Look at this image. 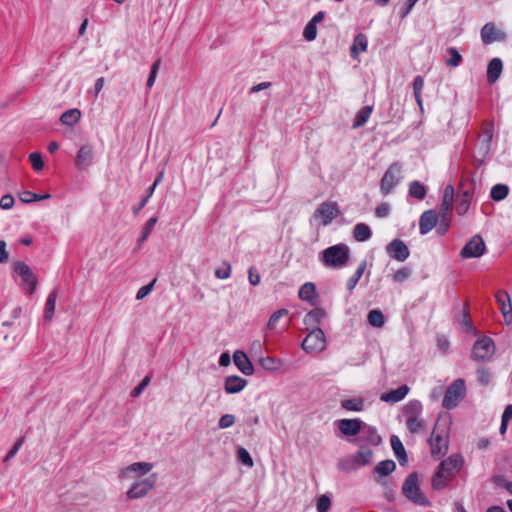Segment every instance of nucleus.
I'll use <instances>...</instances> for the list:
<instances>
[{
	"label": "nucleus",
	"instance_id": "nucleus-21",
	"mask_svg": "<svg viewBox=\"0 0 512 512\" xmlns=\"http://www.w3.org/2000/svg\"><path fill=\"white\" fill-rule=\"evenodd\" d=\"M496 301L500 305L501 313L507 323L512 322V304L509 294L506 291H498L495 295Z\"/></svg>",
	"mask_w": 512,
	"mask_h": 512
},
{
	"label": "nucleus",
	"instance_id": "nucleus-52",
	"mask_svg": "<svg viewBox=\"0 0 512 512\" xmlns=\"http://www.w3.org/2000/svg\"><path fill=\"white\" fill-rule=\"evenodd\" d=\"M236 418L233 414H224L220 417L218 426L220 429H226L235 424Z\"/></svg>",
	"mask_w": 512,
	"mask_h": 512
},
{
	"label": "nucleus",
	"instance_id": "nucleus-27",
	"mask_svg": "<svg viewBox=\"0 0 512 512\" xmlns=\"http://www.w3.org/2000/svg\"><path fill=\"white\" fill-rule=\"evenodd\" d=\"M372 457V450L367 445L360 444L359 450L354 455V463L357 467L366 466L371 463Z\"/></svg>",
	"mask_w": 512,
	"mask_h": 512
},
{
	"label": "nucleus",
	"instance_id": "nucleus-22",
	"mask_svg": "<svg viewBox=\"0 0 512 512\" xmlns=\"http://www.w3.org/2000/svg\"><path fill=\"white\" fill-rule=\"evenodd\" d=\"M504 38L505 34L498 31L493 23H486L481 29V40L484 44H491Z\"/></svg>",
	"mask_w": 512,
	"mask_h": 512
},
{
	"label": "nucleus",
	"instance_id": "nucleus-11",
	"mask_svg": "<svg viewBox=\"0 0 512 512\" xmlns=\"http://www.w3.org/2000/svg\"><path fill=\"white\" fill-rule=\"evenodd\" d=\"M494 137V124L491 121H484L481 131L478 135V147L483 156L491 151L492 140Z\"/></svg>",
	"mask_w": 512,
	"mask_h": 512
},
{
	"label": "nucleus",
	"instance_id": "nucleus-13",
	"mask_svg": "<svg viewBox=\"0 0 512 512\" xmlns=\"http://www.w3.org/2000/svg\"><path fill=\"white\" fill-rule=\"evenodd\" d=\"M153 468V464L149 462H135L130 465H128L125 468H122L119 471V478L122 480L130 479L132 478V475H135L137 477L144 476L148 474Z\"/></svg>",
	"mask_w": 512,
	"mask_h": 512
},
{
	"label": "nucleus",
	"instance_id": "nucleus-19",
	"mask_svg": "<svg viewBox=\"0 0 512 512\" xmlns=\"http://www.w3.org/2000/svg\"><path fill=\"white\" fill-rule=\"evenodd\" d=\"M94 151L92 146L80 147L75 157V166L80 170H86L93 162Z\"/></svg>",
	"mask_w": 512,
	"mask_h": 512
},
{
	"label": "nucleus",
	"instance_id": "nucleus-5",
	"mask_svg": "<svg viewBox=\"0 0 512 512\" xmlns=\"http://www.w3.org/2000/svg\"><path fill=\"white\" fill-rule=\"evenodd\" d=\"M466 395V384L465 380L462 378H458L452 382V384L448 387L445 392L442 405L444 408L450 410L455 408L459 402Z\"/></svg>",
	"mask_w": 512,
	"mask_h": 512
},
{
	"label": "nucleus",
	"instance_id": "nucleus-40",
	"mask_svg": "<svg viewBox=\"0 0 512 512\" xmlns=\"http://www.w3.org/2000/svg\"><path fill=\"white\" fill-rule=\"evenodd\" d=\"M368 322L371 326L376 328H382L385 324V317L380 310H371L368 313Z\"/></svg>",
	"mask_w": 512,
	"mask_h": 512
},
{
	"label": "nucleus",
	"instance_id": "nucleus-49",
	"mask_svg": "<svg viewBox=\"0 0 512 512\" xmlns=\"http://www.w3.org/2000/svg\"><path fill=\"white\" fill-rule=\"evenodd\" d=\"M231 265L228 262H224L222 267L215 270V276L218 279H228L231 276Z\"/></svg>",
	"mask_w": 512,
	"mask_h": 512
},
{
	"label": "nucleus",
	"instance_id": "nucleus-55",
	"mask_svg": "<svg viewBox=\"0 0 512 512\" xmlns=\"http://www.w3.org/2000/svg\"><path fill=\"white\" fill-rule=\"evenodd\" d=\"M477 379L482 386H487L490 383L491 375L488 369L482 367L477 370Z\"/></svg>",
	"mask_w": 512,
	"mask_h": 512
},
{
	"label": "nucleus",
	"instance_id": "nucleus-51",
	"mask_svg": "<svg viewBox=\"0 0 512 512\" xmlns=\"http://www.w3.org/2000/svg\"><path fill=\"white\" fill-rule=\"evenodd\" d=\"M317 36V27L315 24L308 22L303 31V37L307 41H313Z\"/></svg>",
	"mask_w": 512,
	"mask_h": 512
},
{
	"label": "nucleus",
	"instance_id": "nucleus-56",
	"mask_svg": "<svg viewBox=\"0 0 512 512\" xmlns=\"http://www.w3.org/2000/svg\"><path fill=\"white\" fill-rule=\"evenodd\" d=\"M331 507V500L327 495H321L317 501V511L327 512Z\"/></svg>",
	"mask_w": 512,
	"mask_h": 512
},
{
	"label": "nucleus",
	"instance_id": "nucleus-16",
	"mask_svg": "<svg viewBox=\"0 0 512 512\" xmlns=\"http://www.w3.org/2000/svg\"><path fill=\"white\" fill-rule=\"evenodd\" d=\"M386 251L391 258L401 262L405 261L410 255L407 245L400 239L392 240L387 245Z\"/></svg>",
	"mask_w": 512,
	"mask_h": 512
},
{
	"label": "nucleus",
	"instance_id": "nucleus-62",
	"mask_svg": "<svg viewBox=\"0 0 512 512\" xmlns=\"http://www.w3.org/2000/svg\"><path fill=\"white\" fill-rule=\"evenodd\" d=\"M24 443V438L21 437L19 438L13 445V447L9 450V452L7 453L6 457H5V461H9L10 459H12L19 451V449L21 448V446L23 445Z\"/></svg>",
	"mask_w": 512,
	"mask_h": 512
},
{
	"label": "nucleus",
	"instance_id": "nucleus-8",
	"mask_svg": "<svg viewBox=\"0 0 512 512\" xmlns=\"http://www.w3.org/2000/svg\"><path fill=\"white\" fill-rule=\"evenodd\" d=\"M303 350L308 353H319L326 349V337L320 328L312 329L301 344Z\"/></svg>",
	"mask_w": 512,
	"mask_h": 512
},
{
	"label": "nucleus",
	"instance_id": "nucleus-46",
	"mask_svg": "<svg viewBox=\"0 0 512 512\" xmlns=\"http://www.w3.org/2000/svg\"><path fill=\"white\" fill-rule=\"evenodd\" d=\"M30 163L35 171H41L44 167L42 155L39 152H33L29 155Z\"/></svg>",
	"mask_w": 512,
	"mask_h": 512
},
{
	"label": "nucleus",
	"instance_id": "nucleus-37",
	"mask_svg": "<svg viewBox=\"0 0 512 512\" xmlns=\"http://www.w3.org/2000/svg\"><path fill=\"white\" fill-rule=\"evenodd\" d=\"M409 195L417 200H423L426 196V187L415 180L409 184Z\"/></svg>",
	"mask_w": 512,
	"mask_h": 512
},
{
	"label": "nucleus",
	"instance_id": "nucleus-9",
	"mask_svg": "<svg viewBox=\"0 0 512 512\" xmlns=\"http://www.w3.org/2000/svg\"><path fill=\"white\" fill-rule=\"evenodd\" d=\"M495 352V344L489 337L478 339L472 348L471 357L474 361L485 362L491 359Z\"/></svg>",
	"mask_w": 512,
	"mask_h": 512
},
{
	"label": "nucleus",
	"instance_id": "nucleus-43",
	"mask_svg": "<svg viewBox=\"0 0 512 512\" xmlns=\"http://www.w3.org/2000/svg\"><path fill=\"white\" fill-rule=\"evenodd\" d=\"M471 194L469 191H465L458 201L456 206V212L458 215L462 216L467 213L470 207Z\"/></svg>",
	"mask_w": 512,
	"mask_h": 512
},
{
	"label": "nucleus",
	"instance_id": "nucleus-60",
	"mask_svg": "<svg viewBox=\"0 0 512 512\" xmlns=\"http://www.w3.org/2000/svg\"><path fill=\"white\" fill-rule=\"evenodd\" d=\"M452 206L453 205L451 204L440 203L439 212L437 213L438 217L444 221L450 220L449 214L451 212Z\"/></svg>",
	"mask_w": 512,
	"mask_h": 512
},
{
	"label": "nucleus",
	"instance_id": "nucleus-20",
	"mask_svg": "<svg viewBox=\"0 0 512 512\" xmlns=\"http://www.w3.org/2000/svg\"><path fill=\"white\" fill-rule=\"evenodd\" d=\"M431 455L433 457H442L448 451V441L442 435L432 432L430 440Z\"/></svg>",
	"mask_w": 512,
	"mask_h": 512
},
{
	"label": "nucleus",
	"instance_id": "nucleus-7",
	"mask_svg": "<svg viewBox=\"0 0 512 512\" xmlns=\"http://www.w3.org/2000/svg\"><path fill=\"white\" fill-rule=\"evenodd\" d=\"M156 482V474H151L146 478L138 479L134 481L131 487L127 490L126 497L129 500L143 498L155 487Z\"/></svg>",
	"mask_w": 512,
	"mask_h": 512
},
{
	"label": "nucleus",
	"instance_id": "nucleus-30",
	"mask_svg": "<svg viewBox=\"0 0 512 512\" xmlns=\"http://www.w3.org/2000/svg\"><path fill=\"white\" fill-rule=\"evenodd\" d=\"M391 447L395 454V457L399 461L400 465H405L408 461L405 448L398 436L393 435L390 439Z\"/></svg>",
	"mask_w": 512,
	"mask_h": 512
},
{
	"label": "nucleus",
	"instance_id": "nucleus-15",
	"mask_svg": "<svg viewBox=\"0 0 512 512\" xmlns=\"http://www.w3.org/2000/svg\"><path fill=\"white\" fill-rule=\"evenodd\" d=\"M382 441L381 436L378 434L377 429L364 422V427L359 434V437L353 439L351 442H363L364 445L378 446Z\"/></svg>",
	"mask_w": 512,
	"mask_h": 512
},
{
	"label": "nucleus",
	"instance_id": "nucleus-58",
	"mask_svg": "<svg viewBox=\"0 0 512 512\" xmlns=\"http://www.w3.org/2000/svg\"><path fill=\"white\" fill-rule=\"evenodd\" d=\"M411 275V270L407 267L399 269L393 277V280L398 283H402L407 280Z\"/></svg>",
	"mask_w": 512,
	"mask_h": 512
},
{
	"label": "nucleus",
	"instance_id": "nucleus-39",
	"mask_svg": "<svg viewBox=\"0 0 512 512\" xmlns=\"http://www.w3.org/2000/svg\"><path fill=\"white\" fill-rule=\"evenodd\" d=\"M395 468L396 464L393 460H383L375 466L374 471L381 476H387L391 474Z\"/></svg>",
	"mask_w": 512,
	"mask_h": 512
},
{
	"label": "nucleus",
	"instance_id": "nucleus-64",
	"mask_svg": "<svg viewBox=\"0 0 512 512\" xmlns=\"http://www.w3.org/2000/svg\"><path fill=\"white\" fill-rule=\"evenodd\" d=\"M150 383V377L149 376H145L142 381L133 389L132 391V396L133 397H137L139 396L143 390L148 386V384Z\"/></svg>",
	"mask_w": 512,
	"mask_h": 512
},
{
	"label": "nucleus",
	"instance_id": "nucleus-54",
	"mask_svg": "<svg viewBox=\"0 0 512 512\" xmlns=\"http://www.w3.org/2000/svg\"><path fill=\"white\" fill-rule=\"evenodd\" d=\"M238 459L241 461L242 464L248 467H252L254 464L250 453L245 448L238 449Z\"/></svg>",
	"mask_w": 512,
	"mask_h": 512
},
{
	"label": "nucleus",
	"instance_id": "nucleus-10",
	"mask_svg": "<svg viewBox=\"0 0 512 512\" xmlns=\"http://www.w3.org/2000/svg\"><path fill=\"white\" fill-rule=\"evenodd\" d=\"M13 269L14 272L22 278V284L26 292L33 294L37 285V277L31 268L26 263L17 261L14 263Z\"/></svg>",
	"mask_w": 512,
	"mask_h": 512
},
{
	"label": "nucleus",
	"instance_id": "nucleus-28",
	"mask_svg": "<svg viewBox=\"0 0 512 512\" xmlns=\"http://www.w3.org/2000/svg\"><path fill=\"white\" fill-rule=\"evenodd\" d=\"M503 63L500 58H493L487 66V80L489 83L496 82L502 72Z\"/></svg>",
	"mask_w": 512,
	"mask_h": 512
},
{
	"label": "nucleus",
	"instance_id": "nucleus-33",
	"mask_svg": "<svg viewBox=\"0 0 512 512\" xmlns=\"http://www.w3.org/2000/svg\"><path fill=\"white\" fill-rule=\"evenodd\" d=\"M80 118H81L80 110L74 108V109H69V110L65 111L61 115L60 121L64 125L73 126L80 120Z\"/></svg>",
	"mask_w": 512,
	"mask_h": 512
},
{
	"label": "nucleus",
	"instance_id": "nucleus-29",
	"mask_svg": "<svg viewBox=\"0 0 512 512\" xmlns=\"http://www.w3.org/2000/svg\"><path fill=\"white\" fill-rule=\"evenodd\" d=\"M340 406L346 411L361 412L365 409V400L362 397L343 399Z\"/></svg>",
	"mask_w": 512,
	"mask_h": 512
},
{
	"label": "nucleus",
	"instance_id": "nucleus-35",
	"mask_svg": "<svg viewBox=\"0 0 512 512\" xmlns=\"http://www.w3.org/2000/svg\"><path fill=\"white\" fill-rule=\"evenodd\" d=\"M509 194V187L506 184H495L490 191V197L494 201H502L504 200Z\"/></svg>",
	"mask_w": 512,
	"mask_h": 512
},
{
	"label": "nucleus",
	"instance_id": "nucleus-4",
	"mask_svg": "<svg viewBox=\"0 0 512 512\" xmlns=\"http://www.w3.org/2000/svg\"><path fill=\"white\" fill-rule=\"evenodd\" d=\"M402 492L407 499L418 505L427 506L429 504L427 498L420 491L418 475L415 472L409 474L405 479L402 486Z\"/></svg>",
	"mask_w": 512,
	"mask_h": 512
},
{
	"label": "nucleus",
	"instance_id": "nucleus-57",
	"mask_svg": "<svg viewBox=\"0 0 512 512\" xmlns=\"http://www.w3.org/2000/svg\"><path fill=\"white\" fill-rule=\"evenodd\" d=\"M454 193H455L454 192V187L452 185H447L444 188L441 203H446V204L453 205Z\"/></svg>",
	"mask_w": 512,
	"mask_h": 512
},
{
	"label": "nucleus",
	"instance_id": "nucleus-36",
	"mask_svg": "<svg viewBox=\"0 0 512 512\" xmlns=\"http://www.w3.org/2000/svg\"><path fill=\"white\" fill-rule=\"evenodd\" d=\"M326 313L321 308H316L308 312L305 316L304 322L307 325L315 326L321 322Z\"/></svg>",
	"mask_w": 512,
	"mask_h": 512
},
{
	"label": "nucleus",
	"instance_id": "nucleus-26",
	"mask_svg": "<svg viewBox=\"0 0 512 512\" xmlns=\"http://www.w3.org/2000/svg\"><path fill=\"white\" fill-rule=\"evenodd\" d=\"M409 393V387L402 385L395 390H391L387 393H383L380 396V400L386 403H397L403 400Z\"/></svg>",
	"mask_w": 512,
	"mask_h": 512
},
{
	"label": "nucleus",
	"instance_id": "nucleus-61",
	"mask_svg": "<svg viewBox=\"0 0 512 512\" xmlns=\"http://www.w3.org/2000/svg\"><path fill=\"white\" fill-rule=\"evenodd\" d=\"M155 281H156V280H153L151 283H149V284H147V285H145V286H142V287L138 290V292H137V294H136V299H137V300H142L143 298H145L146 296H148V295L151 293V291H152V289H153V287H154V283H155Z\"/></svg>",
	"mask_w": 512,
	"mask_h": 512
},
{
	"label": "nucleus",
	"instance_id": "nucleus-50",
	"mask_svg": "<svg viewBox=\"0 0 512 512\" xmlns=\"http://www.w3.org/2000/svg\"><path fill=\"white\" fill-rule=\"evenodd\" d=\"M160 63H161V61H160V59H158L151 66L150 75H149L147 83H146V86L148 89H150L155 83V79L157 77Z\"/></svg>",
	"mask_w": 512,
	"mask_h": 512
},
{
	"label": "nucleus",
	"instance_id": "nucleus-34",
	"mask_svg": "<svg viewBox=\"0 0 512 512\" xmlns=\"http://www.w3.org/2000/svg\"><path fill=\"white\" fill-rule=\"evenodd\" d=\"M424 88V78L420 75H417L413 81V92L415 100L420 108L423 110V100H422V91Z\"/></svg>",
	"mask_w": 512,
	"mask_h": 512
},
{
	"label": "nucleus",
	"instance_id": "nucleus-32",
	"mask_svg": "<svg viewBox=\"0 0 512 512\" xmlns=\"http://www.w3.org/2000/svg\"><path fill=\"white\" fill-rule=\"evenodd\" d=\"M372 236L370 227L364 223H358L354 226L353 237L358 242H365Z\"/></svg>",
	"mask_w": 512,
	"mask_h": 512
},
{
	"label": "nucleus",
	"instance_id": "nucleus-17",
	"mask_svg": "<svg viewBox=\"0 0 512 512\" xmlns=\"http://www.w3.org/2000/svg\"><path fill=\"white\" fill-rule=\"evenodd\" d=\"M338 214V205L336 202H323L315 211V216L322 219V224L327 226Z\"/></svg>",
	"mask_w": 512,
	"mask_h": 512
},
{
	"label": "nucleus",
	"instance_id": "nucleus-53",
	"mask_svg": "<svg viewBox=\"0 0 512 512\" xmlns=\"http://www.w3.org/2000/svg\"><path fill=\"white\" fill-rule=\"evenodd\" d=\"M19 199L21 202L25 204H30L36 201H39V197L37 193L25 190L19 193Z\"/></svg>",
	"mask_w": 512,
	"mask_h": 512
},
{
	"label": "nucleus",
	"instance_id": "nucleus-2",
	"mask_svg": "<svg viewBox=\"0 0 512 512\" xmlns=\"http://www.w3.org/2000/svg\"><path fill=\"white\" fill-rule=\"evenodd\" d=\"M350 258V249L344 243H339L324 249L319 254V261L330 269L344 268Z\"/></svg>",
	"mask_w": 512,
	"mask_h": 512
},
{
	"label": "nucleus",
	"instance_id": "nucleus-12",
	"mask_svg": "<svg viewBox=\"0 0 512 512\" xmlns=\"http://www.w3.org/2000/svg\"><path fill=\"white\" fill-rule=\"evenodd\" d=\"M486 245L480 235H474L462 248L460 255L463 258H477L484 254Z\"/></svg>",
	"mask_w": 512,
	"mask_h": 512
},
{
	"label": "nucleus",
	"instance_id": "nucleus-31",
	"mask_svg": "<svg viewBox=\"0 0 512 512\" xmlns=\"http://www.w3.org/2000/svg\"><path fill=\"white\" fill-rule=\"evenodd\" d=\"M299 298L313 304L317 298L316 286L312 282L303 284L298 292Z\"/></svg>",
	"mask_w": 512,
	"mask_h": 512
},
{
	"label": "nucleus",
	"instance_id": "nucleus-24",
	"mask_svg": "<svg viewBox=\"0 0 512 512\" xmlns=\"http://www.w3.org/2000/svg\"><path fill=\"white\" fill-rule=\"evenodd\" d=\"M246 385V379L237 375H231L225 378L224 389L227 394H235L242 391Z\"/></svg>",
	"mask_w": 512,
	"mask_h": 512
},
{
	"label": "nucleus",
	"instance_id": "nucleus-14",
	"mask_svg": "<svg viewBox=\"0 0 512 512\" xmlns=\"http://www.w3.org/2000/svg\"><path fill=\"white\" fill-rule=\"evenodd\" d=\"M336 423L339 431L347 437L359 435L364 427V422L360 418L340 419Z\"/></svg>",
	"mask_w": 512,
	"mask_h": 512
},
{
	"label": "nucleus",
	"instance_id": "nucleus-42",
	"mask_svg": "<svg viewBox=\"0 0 512 512\" xmlns=\"http://www.w3.org/2000/svg\"><path fill=\"white\" fill-rule=\"evenodd\" d=\"M372 113L371 106H365L360 111L357 112L353 127L358 128L363 126L369 119Z\"/></svg>",
	"mask_w": 512,
	"mask_h": 512
},
{
	"label": "nucleus",
	"instance_id": "nucleus-45",
	"mask_svg": "<svg viewBox=\"0 0 512 512\" xmlns=\"http://www.w3.org/2000/svg\"><path fill=\"white\" fill-rule=\"evenodd\" d=\"M158 219L157 217L150 218L143 227V232L141 236L138 239V244L141 245L150 235L152 229L154 228L155 224L157 223Z\"/></svg>",
	"mask_w": 512,
	"mask_h": 512
},
{
	"label": "nucleus",
	"instance_id": "nucleus-48",
	"mask_svg": "<svg viewBox=\"0 0 512 512\" xmlns=\"http://www.w3.org/2000/svg\"><path fill=\"white\" fill-rule=\"evenodd\" d=\"M447 52L450 54V59H448L447 61V64L452 66V67H457L461 61H462V56L460 55V53L457 51L456 48L454 47H450Z\"/></svg>",
	"mask_w": 512,
	"mask_h": 512
},
{
	"label": "nucleus",
	"instance_id": "nucleus-38",
	"mask_svg": "<svg viewBox=\"0 0 512 512\" xmlns=\"http://www.w3.org/2000/svg\"><path fill=\"white\" fill-rule=\"evenodd\" d=\"M366 261H362L359 266L357 267L355 273L347 280V289L351 292L356 285L358 284L359 280L361 279L365 269H366Z\"/></svg>",
	"mask_w": 512,
	"mask_h": 512
},
{
	"label": "nucleus",
	"instance_id": "nucleus-18",
	"mask_svg": "<svg viewBox=\"0 0 512 512\" xmlns=\"http://www.w3.org/2000/svg\"><path fill=\"white\" fill-rule=\"evenodd\" d=\"M439 217L435 210H427L423 212L419 219V232L421 235H426L438 223Z\"/></svg>",
	"mask_w": 512,
	"mask_h": 512
},
{
	"label": "nucleus",
	"instance_id": "nucleus-44",
	"mask_svg": "<svg viewBox=\"0 0 512 512\" xmlns=\"http://www.w3.org/2000/svg\"><path fill=\"white\" fill-rule=\"evenodd\" d=\"M259 363L261 367L267 371H275L279 368V360L274 357H263L260 358Z\"/></svg>",
	"mask_w": 512,
	"mask_h": 512
},
{
	"label": "nucleus",
	"instance_id": "nucleus-25",
	"mask_svg": "<svg viewBox=\"0 0 512 512\" xmlns=\"http://www.w3.org/2000/svg\"><path fill=\"white\" fill-rule=\"evenodd\" d=\"M368 47V39L367 36L363 33L357 34L354 39L353 43L350 47V55L353 59H358L359 55L361 53H364L367 51Z\"/></svg>",
	"mask_w": 512,
	"mask_h": 512
},
{
	"label": "nucleus",
	"instance_id": "nucleus-6",
	"mask_svg": "<svg viewBox=\"0 0 512 512\" xmlns=\"http://www.w3.org/2000/svg\"><path fill=\"white\" fill-rule=\"evenodd\" d=\"M402 165L399 162L392 163L384 173L380 182V191L386 196L393 192L401 181Z\"/></svg>",
	"mask_w": 512,
	"mask_h": 512
},
{
	"label": "nucleus",
	"instance_id": "nucleus-47",
	"mask_svg": "<svg viewBox=\"0 0 512 512\" xmlns=\"http://www.w3.org/2000/svg\"><path fill=\"white\" fill-rule=\"evenodd\" d=\"M287 314H288V310L285 308L275 311L269 318V321L267 324L268 328L274 329L276 327L279 319L282 318L283 316H286Z\"/></svg>",
	"mask_w": 512,
	"mask_h": 512
},
{
	"label": "nucleus",
	"instance_id": "nucleus-41",
	"mask_svg": "<svg viewBox=\"0 0 512 512\" xmlns=\"http://www.w3.org/2000/svg\"><path fill=\"white\" fill-rule=\"evenodd\" d=\"M57 295H58L57 289H54L48 295V298L46 300V311H45V319L46 320L52 319V316L55 311Z\"/></svg>",
	"mask_w": 512,
	"mask_h": 512
},
{
	"label": "nucleus",
	"instance_id": "nucleus-3",
	"mask_svg": "<svg viewBox=\"0 0 512 512\" xmlns=\"http://www.w3.org/2000/svg\"><path fill=\"white\" fill-rule=\"evenodd\" d=\"M423 405L419 400L408 401L403 408L405 424L407 429L418 434L425 430V423L422 419Z\"/></svg>",
	"mask_w": 512,
	"mask_h": 512
},
{
	"label": "nucleus",
	"instance_id": "nucleus-23",
	"mask_svg": "<svg viewBox=\"0 0 512 512\" xmlns=\"http://www.w3.org/2000/svg\"><path fill=\"white\" fill-rule=\"evenodd\" d=\"M233 360L237 368L244 374V375H252L254 372V367L248 358V356L245 354V352L237 350L233 354Z\"/></svg>",
	"mask_w": 512,
	"mask_h": 512
},
{
	"label": "nucleus",
	"instance_id": "nucleus-1",
	"mask_svg": "<svg viewBox=\"0 0 512 512\" xmlns=\"http://www.w3.org/2000/svg\"><path fill=\"white\" fill-rule=\"evenodd\" d=\"M463 464V458L460 455L453 454L443 460L437 467L433 478L432 486L434 489L441 490L445 488L448 482L460 470Z\"/></svg>",
	"mask_w": 512,
	"mask_h": 512
},
{
	"label": "nucleus",
	"instance_id": "nucleus-63",
	"mask_svg": "<svg viewBox=\"0 0 512 512\" xmlns=\"http://www.w3.org/2000/svg\"><path fill=\"white\" fill-rule=\"evenodd\" d=\"M14 202V197L11 194H5L0 199V207L4 210L11 209Z\"/></svg>",
	"mask_w": 512,
	"mask_h": 512
},
{
	"label": "nucleus",
	"instance_id": "nucleus-59",
	"mask_svg": "<svg viewBox=\"0 0 512 512\" xmlns=\"http://www.w3.org/2000/svg\"><path fill=\"white\" fill-rule=\"evenodd\" d=\"M248 281L251 285L257 286L261 282V276L255 267H250L248 270Z\"/></svg>",
	"mask_w": 512,
	"mask_h": 512
}]
</instances>
